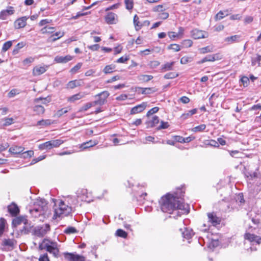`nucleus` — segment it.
I'll return each mask as SVG.
<instances>
[{"instance_id": "obj_1", "label": "nucleus", "mask_w": 261, "mask_h": 261, "mask_svg": "<svg viewBox=\"0 0 261 261\" xmlns=\"http://www.w3.org/2000/svg\"><path fill=\"white\" fill-rule=\"evenodd\" d=\"M183 196L184 192L179 189L173 194L167 193L163 196L159 201L162 211L171 214L177 210H186L187 208L182 202Z\"/></svg>"}, {"instance_id": "obj_2", "label": "nucleus", "mask_w": 261, "mask_h": 261, "mask_svg": "<svg viewBox=\"0 0 261 261\" xmlns=\"http://www.w3.org/2000/svg\"><path fill=\"white\" fill-rule=\"evenodd\" d=\"M54 214L53 218L55 219H61L68 216L72 211V207L66 204L62 200H58L56 202L54 207Z\"/></svg>"}, {"instance_id": "obj_3", "label": "nucleus", "mask_w": 261, "mask_h": 261, "mask_svg": "<svg viewBox=\"0 0 261 261\" xmlns=\"http://www.w3.org/2000/svg\"><path fill=\"white\" fill-rule=\"evenodd\" d=\"M39 248L40 250H46L56 258L59 256V245L56 242L45 239L40 243Z\"/></svg>"}, {"instance_id": "obj_4", "label": "nucleus", "mask_w": 261, "mask_h": 261, "mask_svg": "<svg viewBox=\"0 0 261 261\" xmlns=\"http://www.w3.org/2000/svg\"><path fill=\"white\" fill-rule=\"evenodd\" d=\"M35 207L33 209L30 210V214L34 217L36 218L38 215H35L34 213H39V215H46L47 212V203L46 201L43 198H37L34 202Z\"/></svg>"}, {"instance_id": "obj_5", "label": "nucleus", "mask_w": 261, "mask_h": 261, "mask_svg": "<svg viewBox=\"0 0 261 261\" xmlns=\"http://www.w3.org/2000/svg\"><path fill=\"white\" fill-rule=\"evenodd\" d=\"M49 230V225L48 224H45L42 226H38L34 228V232L35 236L39 237H42Z\"/></svg>"}, {"instance_id": "obj_6", "label": "nucleus", "mask_w": 261, "mask_h": 261, "mask_svg": "<svg viewBox=\"0 0 261 261\" xmlns=\"http://www.w3.org/2000/svg\"><path fill=\"white\" fill-rule=\"evenodd\" d=\"M191 37L194 39L206 38L208 37V33L197 29H195L191 31Z\"/></svg>"}, {"instance_id": "obj_7", "label": "nucleus", "mask_w": 261, "mask_h": 261, "mask_svg": "<svg viewBox=\"0 0 261 261\" xmlns=\"http://www.w3.org/2000/svg\"><path fill=\"white\" fill-rule=\"evenodd\" d=\"M63 255L66 260L68 261H85V257L74 253L64 252Z\"/></svg>"}, {"instance_id": "obj_8", "label": "nucleus", "mask_w": 261, "mask_h": 261, "mask_svg": "<svg viewBox=\"0 0 261 261\" xmlns=\"http://www.w3.org/2000/svg\"><path fill=\"white\" fill-rule=\"evenodd\" d=\"M16 241L14 239H4L2 243L3 249L5 250H11L14 248Z\"/></svg>"}, {"instance_id": "obj_9", "label": "nucleus", "mask_w": 261, "mask_h": 261, "mask_svg": "<svg viewBox=\"0 0 261 261\" xmlns=\"http://www.w3.org/2000/svg\"><path fill=\"white\" fill-rule=\"evenodd\" d=\"M15 10L12 6L7 7L5 10H3L0 12V19L6 20L8 17L14 13Z\"/></svg>"}, {"instance_id": "obj_10", "label": "nucleus", "mask_w": 261, "mask_h": 261, "mask_svg": "<svg viewBox=\"0 0 261 261\" xmlns=\"http://www.w3.org/2000/svg\"><path fill=\"white\" fill-rule=\"evenodd\" d=\"M110 94L108 91H103L95 96V97H98V101L99 102V106H102L107 102V99L109 96Z\"/></svg>"}, {"instance_id": "obj_11", "label": "nucleus", "mask_w": 261, "mask_h": 261, "mask_svg": "<svg viewBox=\"0 0 261 261\" xmlns=\"http://www.w3.org/2000/svg\"><path fill=\"white\" fill-rule=\"evenodd\" d=\"M28 17L27 16H23L17 19L14 23V26L16 29H19L24 28L27 24V20Z\"/></svg>"}, {"instance_id": "obj_12", "label": "nucleus", "mask_w": 261, "mask_h": 261, "mask_svg": "<svg viewBox=\"0 0 261 261\" xmlns=\"http://www.w3.org/2000/svg\"><path fill=\"white\" fill-rule=\"evenodd\" d=\"M47 65H37L33 69V74L34 76H38L44 73L48 69Z\"/></svg>"}, {"instance_id": "obj_13", "label": "nucleus", "mask_w": 261, "mask_h": 261, "mask_svg": "<svg viewBox=\"0 0 261 261\" xmlns=\"http://www.w3.org/2000/svg\"><path fill=\"white\" fill-rule=\"evenodd\" d=\"M207 217L208 222H211L213 226H216L220 224L221 220L214 213H208Z\"/></svg>"}, {"instance_id": "obj_14", "label": "nucleus", "mask_w": 261, "mask_h": 261, "mask_svg": "<svg viewBox=\"0 0 261 261\" xmlns=\"http://www.w3.org/2000/svg\"><path fill=\"white\" fill-rule=\"evenodd\" d=\"M87 94L85 92H79L67 98V101L70 102H74L84 98Z\"/></svg>"}, {"instance_id": "obj_15", "label": "nucleus", "mask_w": 261, "mask_h": 261, "mask_svg": "<svg viewBox=\"0 0 261 261\" xmlns=\"http://www.w3.org/2000/svg\"><path fill=\"white\" fill-rule=\"evenodd\" d=\"M146 103L143 102L133 108L130 111V114L134 115L142 112L146 108Z\"/></svg>"}, {"instance_id": "obj_16", "label": "nucleus", "mask_w": 261, "mask_h": 261, "mask_svg": "<svg viewBox=\"0 0 261 261\" xmlns=\"http://www.w3.org/2000/svg\"><path fill=\"white\" fill-rule=\"evenodd\" d=\"M245 239L248 240L251 242H256L258 244L261 243V238L253 234L246 233L245 235Z\"/></svg>"}, {"instance_id": "obj_17", "label": "nucleus", "mask_w": 261, "mask_h": 261, "mask_svg": "<svg viewBox=\"0 0 261 261\" xmlns=\"http://www.w3.org/2000/svg\"><path fill=\"white\" fill-rule=\"evenodd\" d=\"M117 17V15L114 13H108L106 16V21L109 24L116 23Z\"/></svg>"}, {"instance_id": "obj_18", "label": "nucleus", "mask_w": 261, "mask_h": 261, "mask_svg": "<svg viewBox=\"0 0 261 261\" xmlns=\"http://www.w3.org/2000/svg\"><path fill=\"white\" fill-rule=\"evenodd\" d=\"M72 57L69 55H67L64 57L58 56L55 58V61L57 63H65L70 61Z\"/></svg>"}, {"instance_id": "obj_19", "label": "nucleus", "mask_w": 261, "mask_h": 261, "mask_svg": "<svg viewBox=\"0 0 261 261\" xmlns=\"http://www.w3.org/2000/svg\"><path fill=\"white\" fill-rule=\"evenodd\" d=\"M24 150V148L22 146H13L9 148V152L12 154H21Z\"/></svg>"}, {"instance_id": "obj_20", "label": "nucleus", "mask_w": 261, "mask_h": 261, "mask_svg": "<svg viewBox=\"0 0 261 261\" xmlns=\"http://www.w3.org/2000/svg\"><path fill=\"white\" fill-rule=\"evenodd\" d=\"M98 144L97 140H90L82 144L81 146V148L83 149H85L94 146Z\"/></svg>"}, {"instance_id": "obj_21", "label": "nucleus", "mask_w": 261, "mask_h": 261, "mask_svg": "<svg viewBox=\"0 0 261 261\" xmlns=\"http://www.w3.org/2000/svg\"><path fill=\"white\" fill-rule=\"evenodd\" d=\"M8 211L12 215H16L19 213V208L15 204H12L8 206Z\"/></svg>"}, {"instance_id": "obj_22", "label": "nucleus", "mask_w": 261, "mask_h": 261, "mask_svg": "<svg viewBox=\"0 0 261 261\" xmlns=\"http://www.w3.org/2000/svg\"><path fill=\"white\" fill-rule=\"evenodd\" d=\"M82 82L81 80H73L71 81L68 83L67 86V88L70 89H73L76 87L82 85Z\"/></svg>"}, {"instance_id": "obj_23", "label": "nucleus", "mask_w": 261, "mask_h": 261, "mask_svg": "<svg viewBox=\"0 0 261 261\" xmlns=\"http://www.w3.org/2000/svg\"><path fill=\"white\" fill-rule=\"evenodd\" d=\"M54 121L51 119H42L37 122L36 126H46L51 125Z\"/></svg>"}, {"instance_id": "obj_24", "label": "nucleus", "mask_w": 261, "mask_h": 261, "mask_svg": "<svg viewBox=\"0 0 261 261\" xmlns=\"http://www.w3.org/2000/svg\"><path fill=\"white\" fill-rule=\"evenodd\" d=\"M240 38V36L239 35H233L230 37H227L225 38V41L228 42L229 44H231L236 42H238Z\"/></svg>"}, {"instance_id": "obj_25", "label": "nucleus", "mask_w": 261, "mask_h": 261, "mask_svg": "<svg viewBox=\"0 0 261 261\" xmlns=\"http://www.w3.org/2000/svg\"><path fill=\"white\" fill-rule=\"evenodd\" d=\"M214 47L212 45H208L204 47L198 49L199 53L201 54H205L208 53L213 52Z\"/></svg>"}, {"instance_id": "obj_26", "label": "nucleus", "mask_w": 261, "mask_h": 261, "mask_svg": "<svg viewBox=\"0 0 261 261\" xmlns=\"http://www.w3.org/2000/svg\"><path fill=\"white\" fill-rule=\"evenodd\" d=\"M216 60L215 55H208L203 58L201 60L198 62V64H202L206 62H214Z\"/></svg>"}, {"instance_id": "obj_27", "label": "nucleus", "mask_w": 261, "mask_h": 261, "mask_svg": "<svg viewBox=\"0 0 261 261\" xmlns=\"http://www.w3.org/2000/svg\"><path fill=\"white\" fill-rule=\"evenodd\" d=\"M27 219L24 217H19L14 219L13 220L12 223L14 225H18L21 223L25 224Z\"/></svg>"}, {"instance_id": "obj_28", "label": "nucleus", "mask_w": 261, "mask_h": 261, "mask_svg": "<svg viewBox=\"0 0 261 261\" xmlns=\"http://www.w3.org/2000/svg\"><path fill=\"white\" fill-rule=\"evenodd\" d=\"M33 110L38 115H41L44 113L45 109L43 106L40 105H36L33 108Z\"/></svg>"}, {"instance_id": "obj_29", "label": "nucleus", "mask_w": 261, "mask_h": 261, "mask_svg": "<svg viewBox=\"0 0 261 261\" xmlns=\"http://www.w3.org/2000/svg\"><path fill=\"white\" fill-rule=\"evenodd\" d=\"M71 110L70 107H67L61 109L59 110H58L56 114H55L54 116L57 117H60L61 116H62L64 114H65L67 113L69 110Z\"/></svg>"}, {"instance_id": "obj_30", "label": "nucleus", "mask_w": 261, "mask_h": 261, "mask_svg": "<svg viewBox=\"0 0 261 261\" xmlns=\"http://www.w3.org/2000/svg\"><path fill=\"white\" fill-rule=\"evenodd\" d=\"M261 61V56L259 55H256V57L251 58V65L253 66H255L257 64L258 66H259L260 65V61Z\"/></svg>"}, {"instance_id": "obj_31", "label": "nucleus", "mask_w": 261, "mask_h": 261, "mask_svg": "<svg viewBox=\"0 0 261 261\" xmlns=\"http://www.w3.org/2000/svg\"><path fill=\"white\" fill-rule=\"evenodd\" d=\"M153 79L151 75L142 74L138 76V80L141 82H147Z\"/></svg>"}, {"instance_id": "obj_32", "label": "nucleus", "mask_w": 261, "mask_h": 261, "mask_svg": "<svg viewBox=\"0 0 261 261\" xmlns=\"http://www.w3.org/2000/svg\"><path fill=\"white\" fill-rule=\"evenodd\" d=\"M64 35L63 32H56L55 34L53 35L49 39L50 41L54 42L62 37Z\"/></svg>"}, {"instance_id": "obj_33", "label": "nucleus", "mask_w": 261, "mask_h": 261, "mask_svg": "<svg viewBox=\"0 0 261 261\" xmlns=\"http://www.w3.org/2000/svg\"><path fill=\"white\" fill-rule=\"evenodd\" d=\"M167 9V7L163 5H159L154 7L152 8V10L153 12H161V13L165 11Z\"/></svg>"}, {"instance_id": "obj_34", "label": "nucleus", "mask_w": 261, "mask_h": 261, "mask_svg": "<svg viewBox=\"0 0 261 261\" xmlns=\"http://www.w3.org/2000/svg\"><path fill=\"white\" fill-rule=\"evenodd\" d=\"M63 142L64 141L61 139H57L50 141L51 149L55 147H59L60 145L63 143Z\"/></svg>"}, {"instance_id": "obj_35", "label": "nucleus", "mask_w": 261, "mask_h": 261, "mask_svg": "<svg viewBox=\"0 0 261 261\" xmlns=\"http://www.w3.org/2000/svg\"><path fill=\"white\" fill-rule=\"evenodd\" d=\"M182 234L183 237L187 239L191 238L194 234L192 230H189L187 228H185V231L182 232Z\"/></svg>"}, {"instance_id": "obj_36", "label": "nucleus", "mask_w": 261, "mask_h": 261, "mask_svg": "<svg viewBox=\"0 0 261 261\" xmlns=\"http://www.w3.org/2000/svg\"><path fill=\"white\" fill-rule=\"evenodd\" d=\"M34 155V151L33 150H28L23 151L20 154V158L23 159L30 158Z\"/></svg>"}, {"instance_id": "obj_37", "label": "nucleus", "mask_w": 261, "mask_h": 261, "mask_svg": "<svg viewBox=\"0 0 261 261\" xmlns=\"http://www.w3.org/2000/svg\"><path fill=\"white\" fill-rule=\"evenodd\" d=\"M133 21L136 30L137 31L140 30L141 28L142 25L139 22V17L137 15L134 16Z\"/></svg>"}, {"instance_id": "obj_38", "label": "nucleus", "mask_w": 261, "mask_h": 261, "mask_svg": "<svg viewBox=\"0 0 261 261\" xmlns=\"http://www.w3.org/2000/svg\"><path fill=\"white\" fill-rule=\"evenodd\" d=\"M51 143L49 141L46 142L45 143H43L42 144H41L39 146V148L41 150H44V149H51Z\"/></svg>"}, {"instance_id": "obj_39", "label": "nucleus", "mask_w": 261, "mask_h": 261, "mask_svg": "<svg viewBox=\"0 0 261 261\" xmlns=\"http://www.w3.org/2000/svg\"><path fill=\"white\" fill-rule=\"evenodd\" d=\"M125 8L128 10H131L134 7L133 0H124Z\"/></svg>"}, {"instance_id": "obj_40", "label": "nucleus", "mask_w": 261, "mask_h": 261, "mask_svg": "<svg viewBox=\"0 0 261 261\" xmlns=\"http://www.w3.org/2000/svg\"><path fill=\"white\" fill-rule=\"evenodd\" d=\"M174 64V62H167L163 66L162 69L164 71L171 70L172 69V66Z\"/></svg>"}, {"instance_id": "obj_41", "label": "nucleus", "mask_w": 261, "mask_h": 261, "mask_svg": "<svg viewBox=\"0 0 261 261\" xmlns=\"http://www.w3.org/2000/svg\"><path fill=\"white\" fill-rule=\"evenodd\" d=\"M178 76V74L175 72H170L166 73L164 75V78L166 79H172Z\"/></svg>"}, {"instance_id": "obj_42", "label": "nucleus", "mask_w": 261, "mask_h": 261, "mask_svg": "<svg viewBox=\"0 0 261 261\" xmlns=\"http://www.w3.org/2000/svg\"><path fill=\"white\" fill-rule=\"evenodd\" d=\"M206 128V125L204 124H200L198 126L194 127L192 129V131L193 132H199L204 130Z\"/></svg>"}, {"instance_id": "obj_43", "label": "nucleus", "mask_w": 261, "mask_h": 261, "mask_svg": "<svg viewBox=\"0 0 261 261\" xmlns=\"http://www.w3.org/2000/svg\"><path fill=\"white\" fill-rule=\"evenodd\" d=\"M6 223V220L4 219L1 218L0 219V237L4 232Z\"/></svg>"}, {"instance_id": "obj_44", "label": "nucleus", "mask_w": 261, "mask_h": 261, "mask_svg": "<svg viewBox=\"0 0 261 261\" xmlns=\"http://www.w3.org/2000/svg\"><path fill=\"white\" fill-rule=\"evenodd\" d=\"M116 235L123 238H126L127 236V233L121 229H118L116 232Z\"/></svg>"}, {"instance_id": "obj_45", "label": "nucleus", "mask_w": 261, "mask_h": 261, "mask_svg": "<svg viewBox=\"0 0 261 261\" xmlns=\"http://www.w3.org/2000/svg\"><path fill=\"white\" fill-rule=\"evenodd\" d=\"M159 122V118L158 116H154L152 117V120L149 122L150 127H153Z\"/></svg>"}, {"instance_id": "obj_46", "label": "nucleus", "mask_w": 261, "mask_h": 261, "mask_svg": "<svg viewBox=\"0 0 261 261\" xmlns=\"http://www.w3.org/2000/svg\"><path fill=\"white\" fill-rule=\"evenodd\" d=\"M12 45V42L11 41H8L6 42L3 46V47H2L3 51H5V52L6 51L11 47Z\"/></svg>"}, {"instance_id": "obj_47", "label": "nucleus", "mask_w": 261, "mask_h": 261, "mask_svg": "<svg viewBox=\"0 0 261 261\" xmlns=\"http://www.w3.org/2000/svg\"><path fill=\"white\" fill-rule=\"evenodd\" d=\"M182 44L185 47H190L192 46L193 41L190 39H186L182 41Z\"/></svg>"}, {"instance_id": "obj_48", "label": "nucleus", "mask_w": 261, "mask_h": 261, "mask_svg": "<svg viewBox=\"0 0 261 261\" xmlns=\"http://www.w3.org/2000/svg\"><path fill=\"white\" fill-rule=\"evenodd\" d=\"M227 13L224 14V12L221 11L219 12L215 16V19L216 20H220L223 18L225 16H227Z\"/></svg>"}, {"instance_id": "obj_49", "label": "nucleus", "mask_w": 261, "mask_h": 261, "mask_svg": "<svg viewBox=\"0 0 261 261\" xmlns=\"http://www.w3.org/2000/svg\"><path fill=\"white\" fill-rule=\"evenodd\" d=\"M168 49L173 50L175 51H178L180 50V46L178 44H172L168 46Z\"/></svg>"}, {"instance_id": "obj_50", "label": "nucleus", "mask_w": 261, "mask_h": 261, "mask_svg": "<svg viewBox=\"0 0 261 261\" xmlns=\"http://www.w3.org/2000/svg\"><path fill=\"white\" fill-rule=\"evenodd\" d=\"M241 82L243 84L244 87H247L249 83V79L246 76H243L241 79Z\"/></svg>"}, {"instance_id": "obj_51", "label": "nucleus", "mask_w": 261, "mask_h": 261, "mask_svg": "<svg viewBox=\"0 0 261 261\" xmlns=\"http://www.w3.org/2000/svg\"><path fill=\"white\" fill-rule=\"evenodd\" d=\"M114 69V66L112 65H107L104 68L103 71L105 73H110L113 72Z\"/></svg>"}, {"instance_id": "obj_52", "label": "nucleus", "mask_w": 261, "mask_h": 261, "mask_svg": "<svg viewBox=\"0 0 261 261\" xmlns=\"http://www.w3.org/2000/svg\"><path fill=\"white\" fill-rule=\"evenodd\" d=\"M76 232V230L73 227H69L64 230V232L67 234L74 233Z\"/></svg>"}, {"instance_id": "obj_53", "label": "nucleus", "mask_w": 261, "mask_h": 261, "mask_svg": "<svg viewBox=\"0 0 261 261\" xmlns=\"http://www.w3.org/2000/svg\"><path fill=\"white\" fill-rule=\"evenodd\" d=\"M34 61V58L33 57H29L23 61V64L24 66L28 65Z\"/></svg>"}, {"instance_id": "obj_54", "label": "nucleus", "mask_w": 261, "mask_h": 261, "mask_svg": "<svg viewBox=\"0 0 261 261\" xmlns=\"http://www.w3.org/2000/svg\"><path fill=\"white\" fill-rule=\"evenodd\" d=\"M82 64L79 63L70 70V72L72 73H75L78 70H79L82 67Z\"/></svg>"}, {"instance_id": "obj_55", "label": "nucleus", "mask_w": 261, "mask_h": 261, "mask_svg": "<svg viewBox=\"0 0 261 261\" xmlns=\"http://www.w3.org/2000/svg\"><path fill=\"white\" fill-rule=\"evenodd\" d=\"M45 158H46V155H40L39 157H38L37 158L34 159L32 161V162H31V164L33 165V164H36V163H37V162H39L40 161H42V160L44 159Z\"/></svg>"}, {"instance_id": "obj_56", "label": "nucleus", "mask_w": 261, "mask_h": 261, "mask_svg": "<svg viewBox=\"0 0 261 261\" xmlns=\"http://www.w3.org/2000/svg\"><path fill=\"white\" fill-rule=\"evenodd\" d=\"M191 61V58L187 56L183 57L180 59V63L182 64H186Z\"/></svg>"}, {"instance_id": "obj_57", "label": "nucleus", "mask_w": 261, "mask_h": 261, "mask_svg": "<svg viewBox=\"0 0 261 261\" xmlns=\"http://www.w3.org/2000/svg\"><path fill=\"white\" fill-rule=\"evenodd\" d=\"M129 57L127 56H125L123 57H121V58H119L117 61L116 62L118 63H123L126 62L129 60Z\"/></svg>"}, {"instance_id": "obj_58", "label": "nucleus", "mask_w": 261, "mask_h": 261, "mask_svg": "<svg viewBox=\"0 0 261 261\" xmlns=\"http://www.w3.org/2000/svg\"><path fill=\"white\" fill-rule=\"evenodd\" d=\"M90 105L89 103H86L83 107H82L79 110V112H83L87 111L90 108Z\"/></svg>"}, {"instance_id": "obj_59", "label": "nucleus", "mask_w": 261, "mask_h": 261, "mask_svg": "<svg viewBox=\"0 0 261 261\" xmlns=\"http://www.w3.org/2000/svg\"><path fill=\"white\" fill-rule=\"evenodd\" d=\"M159 109L158 107H154L150 109L148 112L147 113V116H149L150 115H151L156 112L159 111Z\"/></svg>"}, {"instance_id": "obj_60", "label": "nucleus", "mask_w": 261, "mask_h": 261, "mask_svg": "<svg viewBox=\"0 0 261 261\" xmlns=\"http://www.w3.org/2000/svg\"><path fill=\"white\" fill-rule=\"evenodd\" d=\"M169 17V14L167 12H165L164 11L160 13L159 14V17L162 19H166Z\"/></svg>"}, {"instance_id": "obj_61", "label": "nucleus", "mask_w": 261, "mask_h": 261, "mask_svg": "<svg viewBox=\"0 0 261 261\" xmlns=\"http://www.w3.org/2000/svg\"><path fill=\"white\" fill-rule=\"evenodd\" d=\"M39 261H49L47 254L44 253L41 255L39 258Z\"/></svg>"}, {"instance_id": "obj_62", "label": "nucleus", "mask_w": 261, "mask_h": 261, "mask_svg": "<svg viewBox=\"0 0 261 261\" xmlns=\"http://www.w3.org/2000/svg\"><path fill=\"white\" fill-rule=\"evenodd\" d=\"M153 51H154L153 48H152V49L148 48V49H146L144 50L140 51V54L142 55V54H144L145 55H147L149 54L150 53H152Z\"/></svg>"}, {"instance_id": "obj_63", "label": "nucleus", "mask_w": 261, "mask_h": 261, "mask_svg": "<svg viewBox=\"0 0 261 261\" xmlns=\"http://www.w3.org/2000/svg\"><path fill=\"white\" fill-rule=\"evenodd\" d=\"M17 94H18L17 90L16 89H13L9 92L8 97H13Z\"/></svg>"}, {"instance_id": "obj_64", "label": "nucleus", "mask_w": 261, "mask_h": 261, "mask_svg": "<svg viewBox=\"0 0 261 261\" xmlns=\"http://www.w3.org/2000/svg\"><path fill=\"white\" fill-rule=\"evenodd\" d=\"M13 122V119L12 118H6L5 119V125H9L12 124Z\"/></svg>"}]
</instances>
